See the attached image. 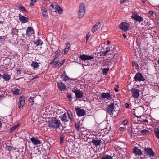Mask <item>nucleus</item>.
Masks as SVG:
<instances>
[{"mask_svg":"<svg viewBox=\"0 0 159 159\" xmlns=\"http://www.w3.org/2000/svg\"><path fill=\"white\" fill-rule=\"evenodd\" d=\"M48 124L50 127L56 129L59 128L61 125L60 120L55 118H53L51 120L49 121Z\"/></svg>","mask_w":159,"mask_h":159,"instance_id":"nucleus-1","label":"nucleus"},{"mask_svg":"<svg viewBox=\"0 0 159 159\" xmlns=\"http://www.w3.org/2000/svg\"><path fill=\"white\" fill-rule=\"evenodd\" d=\"M85 13V5L83 2L81 3L80 5L78 12V17L81 18L83 17Z\"/></svg>","mask_w":159,"mask_h":159,"instance_id":"nucleus-2","label":"nucleus"},{"mask_svg":"<svg viewBox=\"0 0 159 159\" xmlns=\"http://www.w3.org/2000/svg\"><path fill=\"white\" fill-rule=\"evenodd\" d=\"M114 103H111L110 104L108 105L107 108V113L110 115H112V112L114 110Z\"/></svg>","mask_w":159,"mask_h":159,"instance_id":"nucleus-3","label":"nucleus"},{"mask_svg":"<svg viewBox=\"0 0 159 159\" xmlns=\"http://www.w3.org/2000/svg\"><path fill=\"white\" fill-rule=\"evenodd\" d=\"M129 24L122 22L119 25V28L123 31L126 32L129 30Z\"/></svg>","mask_w":159,"mask_h":159,"instance_id":"nucleus-4","label":"nucleus"},{"mask_svg":"<svg viewBox=\"0 0 159 159\" xmlns=\"http://www.w3.org/2000/svg\"><path fill=\"white\" fill-rule=\"evenodd\" d=\"M79 58L82 61H85L93 59L94 57L92 56L83 54L80 55L79 57Z\"/></svg>","mask_w":159,"mask_h":159,"instance_id":"nucleus-5","label":"nucleus"},{"mask_svg":"<svg viewBox=\"0 0 159 159\" xmlns=\"http://www.w3.org/2000/svg\"><path fill=\"white\" fill-rule=\"evenodd\" d=\"M134 79L136 81H144L145 80L143 76L139 72H138L136 74Z\"/></svg>","mask_w":159,"mask_h":159,"instance_id":"nucleus-6","label":"nucleus"},{"mask_svg":"<svg viewBox=\"0 0 159 159\" xmlns=\"http://www.w3.org/2000/svg\"><path fill=\"white\" fill-rule=\"evenodd\" d=\"M145 153H146L150 157H153L155 155V153L152 150V149L150 148H145L144 149Z\"/></svg>","mask_w":159,"mask_h":159,"instance_id":"nucleus-7","label":"nucleus"},{"mask_svg":"<svg viewBox=\"0 0 159 159\" xmlns=\"http://www.w3.org/2000/svg\"><path fill=\"white\" fill-rule=\"evenodd\" d=\"M101 97L103 99L106 98L110 100L112 99L114 96L109 93H103L101 95Z\"/></svg>","mask_w":159,"mask_h":159,"instance_id":"nucleus-8","label":"nucleus"},{"mask_svg":"<svg viewBox=\"0 0 159 159\" xmlns=\"http://www.w3.org/2000/svg\"><path fill=\"white\" fill-rule=\"evenodd\" d=\"M131 92L132 94V96L134 98H137L139 95V90L134 88H132Z\"/></svg>","mask_w":159,"mask_h":159,"instance_id":"nucleus-9","label":"nucleus"},{"mask_svg":"<svg viewBox=\"0 0 159 159\" xmlns=\"http://www.w3.org/2000/svg\"><path fill=\"white\" fill-rule=\"evenodd\" d=\"M77 115L79 116H83L86 113L85 111L83 109H81L79 108H75Z\"/></svg>","mask_w":159,"mask_h":159,"instance_id":"nucleus-10","label":"nucleus"},{"mask_svg":"<svg viewBox=\"0 0 159 159\" xmlns=\"http://www.w3.org/2000/svg\"><path fill=\"white\" fill-rule=\"evenodd\" d=\"M72 91L75 93L76 98H80L84 96L83 95V93L80 90L75 89L74 90H72Z\"/></svg>","mask_w":159,"mask_h":159,"instance_id":"nucleus-11","label":"nucleus"},{"mask_svg":"<svg viewBox=\"0 0 159 159\" xmlns=\"http://www.w3.org/2000/svg\"><path fill=\"white\" fill-rule=\"evenodd\" d=\"M132 18L134 19L136 21L140 22L143 20L142 18L139 16L137 13H134L132 14Z\"/></svg>","mask_w":159,"mask_h":159,"instance_id":"nucleus-12","label":"nucleus"},{"mask_svg":"<svg viewBox=\"0 0 159 159\" xmlns=\"http://www.w3.org/2000/svg\"><path fill=\"white\" fill-rule=\"evenodd\" d=\"M133 153L135 155L141 156L143 155L141 150L138 147H135L133 149Z\"/></svg>","mask_w":159,"mask_h":159,"instance_id":"nucleus-13","label":"nucleus"},{"mask_svg":"<svg viewBox=\"0 0 159 159\" xmlns=\"http://www.w3.org/2000/svg\"><path fill=\"white\" fill-rule=\"evenodd\" d=\"M57 86L59 89L61 91H64L66 89V86L62 82H57Z\"/></svg>","mask_w":159,"mask_h":159,"instance_id":"nucleus-14","label":"nucleus"},{"mask_svg":"<svg viewBox=\"0 0 159 159\" xmlns=\"http://www.w3.org/2000/svg\"><path fill=\"white\" fill-rule=\"evenodd\" d=\"M101 25L100 22H97L95 25L93 27L91 31L94 33L98 29L100 28Z\"/></svg>","mask_w":159,"mask_h":159,"instance_id":"nucleus-15","label":"nucleus"},{"mask_svg":"<svg viewBox=\"0 0 159 159\" xmlns=\"http://www.w3.org/2000/svg\"><path fill=\"white\" fill-rule=\"evenodd\" d=\"M25 98L24 97H21L20 98L18 106L19 109L22 108L25 104Z\"/></svg>","mask_w":159,"mask_h":159,"instance_id":"nucleus-16","label":"nucleus"},{"mask_svg":"<svg viewBox=\"0 0 159 159\" xmlns=\"http://www.w3.org/2000/svg\"><path fill=\"white\" fill-rule=\"evenodd\" d=\"M19 19L20 21L22 23H25L28 22L29 19L28 18L22 16L21 14H19Z\"/></svg>","mask_w":159,"mask_h":159,"instance_id":"nucleus-17","label":"nucleus"},{"mask_svg":"<svg viewBox=\"0 0 159 159\" xmlns=\"http://www.w3.org/2000/svg\"><path fill=\"white\" fill-rule=\"evenodd\" d=\"M26 34L28 36H30L32 34H34V32L33 28L30 27H28Z\"/></svg>","mask_w":159,"mask_h":159,"instance_id":"nucleus-18","label":"nucleus"},{"mask_svg":"<svg viewBox=\"0 0 159 159\" xmlns=\"http://www.w3.org/2000/svg\"><path fill=\"white\" fill-rule=\"evenodd\" d=\"M41 9L43 17L45 18H47L48 17V15L46 9L44 6H42L41 7Z\"/></svg>","mask_w":159,"mask_h":159,"instance_id":"nucleus-19","label":"nucleus"},{"mask_svg":"<svg viewBox=\"0 0 159 159\" xmlns=\"http://www.w3.org/2000/svg\"><path fill=\"white\" fill-rule=\"evenodd\" d=\"M30 140L35 145L40 144L41 143L40 140L36 139L35 137L31 138Z\"/></svg>","mask_w":159,"mask_h":159,"instance_id":"nucleus-20","label":"nucleus"},{"mask_svg":"<svg viewBox=\"0 0 159 159\" xmlns=\"http://www.w3.org/2000/svg\"><path fill=\"white\" fill-rule=\"evenodd\" d=\"M66 45V47L62 52V53L64 54H67L70 49V43H67Z\"/></svg>","mask_w":159,"mask_h":159,"instance_id":"nucleus-21","label":"nucleus"},{"mask_svg":"<svg viewBox=\"0 0 159 159\" xmlns=\"http://www.w3.org/2000/svg\"><path fill=\"white\" fill-rule=\"evenodd\" d=\"M57 6L52 3L50 5V8L52 11L56 12L57 9Z\"/></svg>","mask_w":159,"mask_h":159,"instance_id":"nucleus-22","label":"nucleus"},{"mask_svg":"<svg viewBox=\"0 0 159 159\" xmlns=\"http://www.w3.org/2000/svg\"><path fill=\"white\" fill-rule=\"evenodd\" d=\"M61 77L63 79L64 81H67L70 79V78L66 75L65 71L63 72V73L61 75Z\"/></svg>","mask_w":159,"mask_h":159,"instance_id":"nucleus-23","label":"nucleus"},{"mask_svg":"<svg viewBox=\"0 0 159 159\" xmlns=\"http://www.w3.org/2000/svg\"><path fill=\"white\" fill-rule=\"evenodd\" d=\"M61 120L63 121L67 122L69 121V118H67L66 113H64L60 117Z\"/></svg>","mask_w":159,"mask_h":159,"instance_id":"nucleus-24","label":"nucleus"},{"mask_svg":"<svg viewBox=\"0 0 159 159\" xmlns=\"http://www.w3.org/2000/svg\"><path fill=\"white\" fill-rule=\"evenodd\" d=\"M12 91L14 93V94L16 95H18L20 94V89H18L17 88H14L11 89Z\"/></svg>","mask_w":159,"mask_h":159,"instance_id":"nucleus-25","label":"nucleus"},{"mask_svg":"<svg viewBox=\"0 0 159 159\" xmlns=\"http://www.w3.org/2000/svg\"><path fill=\"white\" fill-rule=\"evenodd\" d=\"M2 77L4 80L6 81H8L11 78V76L10 75L6 73L4 74L2 76Z\"/></svg>","mask_w":159,"mask_h":159,"instance_id":"nucleus-26","label":"nucleus"},{"mask_svg":"<svg viewBox=\"0 0 159 159\" xmlns=\"http://www.w3.org/2000/svg\"><path fill=\"white\" fill-rule=\"evenodd\" d=\"M115 50V49L111 50L110 52L111 53L107 55L108 58H110L112 57L113 58H114V57L115 56L116 54V53H114Z\"/></svg>","mask_w":159,"mask_h":159,"instance_id":"nucleus-27","label":"nucleus"},{"mask_svg":"<svg viewBox=\"0 0 159 159\" xmlns=\"http://www.w3.org/2000/svg\"><path fill=\"white\" fill-rule=\"evenodd\" d=\"M102 141L101 140H93L92 141V143H93V144L96 146H98L99 145Z\"/></svg>","mask_w":159,"mask_h":159,"instance_id":"nucleus-28","label":"nucleus"},{"mask_svg":"<svg viewBox=\"0 0 159 159\" xmlns=\"http://www.w3.org/2000/svg\"><path fill=\"white\" fill-rule=\"evenodd\" d=\"M31 66L33 67L34 69H36L39 66V65L37 62H33L31 64Z\"/></svg>","mask_w":159,"mask_h":159,"instance_id":"nucleus-29","label":"nucleus"},{"mask_svg":"<svg viewBox=\"0 0 159 159\" xmlns=\"http://www.w3.org/2000/svg\"><path fill=\"white\" fill-rule=\"evenodd\" d=\"M113 157L107 154H104L101 158V159H113Z\"/></svg>","mask_w":159,"mask_h":159,"instance_id":"nucleus-30","label":"nucleus"},{"mask_svg":"<svg viewBox=\"0 0 159 159\" xmlns=\"http://www.w3.org/2000/svg\"><path fill=\"white\" fill-rule=\"evenodd\" d=\"M59 60V58L58 57H56L53 61H52L50 64L55 65L58 63Z\"/></svg>","mask_w":159,"mask_h":159,"instance_id":"nucleus-31","label":"nucleus"},{"mask_svg":"<svg viewBox=\"0 0 159 159\" xmlns=\"http://www.w3.org/2000/svg\"><path fill=\"white\" fill-rule=\"evenodd\" d=\"M43 44V42L40 39H38V40L34 42V44L36 46H39Z\"/></svg>","mask_w":159,"mask_h":159,"instance_id":"nucleus-32","label":"nucleus"},{"mask_svg":"<svg viewBox=\"0 0 159 159\" xmlns=\"http://www.w3.org/2000/svg\"><path fill=\"white\" fill-rule=\"evenodd\" d=\"M154 132L157 137L159 139V128H155L154 130Z\"/></svg>","mask_w":159,"mask_h":159,"instance_id":"nucleus-33","label":"nucleus"},{"mask_svg":"<svg viewBox=\"0 0 159 159\" xmlns=\"http://www.w3.org/2000/svg\"><path fill=\"white\" fill-rule=\"evenodd\" d=\"M67 114L69 116V119H70L71 121H73V116L72 115V113L70 111H69L67 112Z\"/></svg>","mask_w":159,"mask_h":159,"instance_id":"nucleus-34","label":"nucleus"},{"mask_svg":"<svg viewBox=\"0 0 159 159\" xmlns=\"http://www.w3.org/2000/svg\"><path fill=\"white\" fill-rule=\"evenodd\" d=\"M6 148L7 150L9 151L14 150L15 149L12 146L6 145Z\"/></svg>","mask_w":159,"mask_h":159,"instance_id":"nucleus-35","label":"nucleus"},{"mask_svg":"<svg viewBox=\"0 0 159 159\" xmlns=\"http://www.w3.org/2000/svg\"><path fill=\"white\" fill-rule=\"evenodd\" d=\"M36 98V97H30V98H29V102L31 103V105H33L34 103V99Z\"/></svg>","mask_w":159,"mask_h":159,"instance_id":"nucleus-36","label":"nucleus"},{"mask_svg":"<svg viewBox=\"0 0 159 159\" xmlns=\"http://www.w3.org/2000/svg\"><path fill=\"white\" fill-rule=\"evenodd\" d=\"M75 126L76 130L77 131H79L80 129V125H79V124L78 123H75Z\"/></svg>","mask_w":159,"mask_h":159,"instance_id":"nucleus-37","label":"nucleus"},{"mask_svg":"<svg viewBox=\"0 0 159 159\" xmlns=\"http://www.w3.org/2000/svg\"><path fill=\"white\" fill-rule=\"evenodd\" d=\"M57 11H58L59 14H61L63 13V10L62 8L58 5L57 6Z\"/></svg>","mask_w":159,"mask_h":159,"instance_id":"nucleus-38","label":"nucleus"},{"mask_svg":"<svg viewBox=\"0 0 159 159\" xmlns=\"http://www.w3.org/2000/svg\"><path fill=\"white\" fill-rule=\"evenodd\" d=\"M110 49L109 48H107L106 51L103 52H102V55L103 56H106V55L110 51Z\"/></svg>","mask_w":159,"mask_h":159,"instance_id":"nucleus-39","label":"nucleus"},{"mask_svg":"<svg viewBox=\"0 0 159 159\" xmlns=\"http://www.w3.org/2000/svg\"><path fill=\"white\" fill-rule=\"evenodd\" d=\"M109 68H104L102 70V72H103V74H104L105 75H106L107 74L108 72V70H109Z\"/></svg>","mask_w":159,"mask_h":159,"instance_id":"nucleus-40","label":"nucleus"},{"mask_svg":"<svg viewBox=\"0 0 159 159\" xmlns=\"http://www.w3.org/2000/svg\"><path fill=\"white\" fill-rule=\"evenodd\" d=\"M148 133H149V131L146 129L142 130L141 131V133L142 134V135L147 134Z\"/></svg>","mask_w":159,"mask_h":159,"instance_id":"nucleus-41","label":"nucleus"},{"mask_svg":"<svg viewBox=\"0 0 159 159\" xmlns=\"http://www.w3.org/2000/svg\"><path fill=\"white\" fill-rule=\"evenodd\" d=\"M17 71L16 73L17 75L19 76H21V70L20 69L17 68L16 70Z\"/></svg>","mask_w":159,"mask_h":159,"instance_id":"nucleus-42","label":"nucleus"},{"mask_svg":"<svg viewBox=\"0 0 159 159\" xmlns=\"http://www.w3.org/2000/svg\"><path fill=\"white\" fill-rule=\"evenodd\" d=\"M1 93V94H0V99H1L3 98H4L5 97V92L4 91L2 92Z\"/></svg>","mask_w":159,"mask_h":159,"instance_id":"nucleus-43","label":"nucleus"},{"mask_svg":"<svg viewBox=\"0 0 159 159\" xmlns=\"http://www.w3.org/2000/svg\"><path fill=\"white\" fill-rule=\"evenodd\" d=\"M61 52L60 50L59 49L57 50L55 52V55L56 57H58L59 55Z\"/></svg>","mask_w":159,"mask_h":159,"instance_id":"nucleus-44","label":"nucleus"},{"mask_svg":"<svg viewBox=\"0 0 159 159\" xmlns=\"http://www.w3.org/2000/svg\"><path fill=\"white\" fill-rule=\"evenodd\" d=\"M18 127V125H15L12 127H11L10 129V131L11 132H12L13 130H15L17 127Z\"/></svg>","mask_w":159,"mask_h":159,"instance_id":"nucleus-45","label":"nucleus"},{"mask_svg":"<svg viewBox=\"0 0 159 159\" xmlns=\"http://www.w3.org/2000/svg\"><path fill=\"white\" fill-rule=\"evenodd\" d=\"M67 98L70 100V101H71L72 98L71 94H68L67 95Z\"/></svg>","mask_w":159,"mask_h":159,"instance_id":"nucleus-46","label":"nucleus"},{"mask_svg":"<svg viewBox=\"0 0 159 159\" xmlns=\"http://www.w3.org/2000/svg\"><path fill=\"white\" fill-rule=\"evenodd\" d=\"M64 141V137L63 135H61L60 137V142L61 144L63 143Z\"/></svg>","mask_w":159,"mask_h":159,"instance_id":"nucleus-47","label":"nucleus"},{"mask_svg":"<svg viewBox=\"0 0 159 159\" xmlns=\"http://www.w3.org/2000/svg\"><path fill=\"white\" fill-rule=\"evenodd\" d=\"M20 9L24 11V12H27L28 11L26 10V9H25V8H24V7L22 6V7H21Z\"/></svg>","mask_w":159,"mask_h":159,"instance_id":"nucleus-48","label":"nucleus"},{"mask_svg":"<svg viewBox=\"0 0 159 159\" xmlns=\"http://www.w3.org/2000/svg\"><path fill=\"white\" fill-rule=\"evenodd\" d=\"M65 60L64 59L62 61H61V62L59 63V64L58 65V66L59 67H60L63 64V63H64V62H65Z\"/></svg>","mask_w":159,"mask_h":159,"instance_id":"nucleus-49","label":"nucleus"},{"mask_svg":"<svg viewBox=\"0 0 159 159\" xmlns=\"http://www.w3.org/2000/svg\"><path fill=\"white\" fill-rule=\"evenodd\" d=\"M90 35H91L90 33V32H89L88 33V34L86 36L87 40L89 38Z\"/></svg>","mask_w":159,"mask_h":159,"instance_id":"nucleus-50","label":"nucleus"},{"mask_svg":"<svg viewBox=\"0 0 159 159\" xmlns=\"http://www.w3.org/2000/svg\"><path fill=\"white\" fill-rule=\"evenodd\" d=\"M128 123V120H124L123 122V124L124 125H126Z\"/></svg>","mask_w":159,"mask_h":159,"instance_id":"nucleus-51","label":"nucleus"},{"mask_svg":"<svg viewBox=\"0 0 159 159\" xmlns=\"http://www.w3.org/2000/svg\"><path fill=\"white\" fill-rule=\"evenodd\" d=\"M134 64L135 66H136V67H139V65H138V63L137 62H134Z\"/></svg>","mask_w":159,"mask_h":159,"instance_id":"nucleus-52","label":"nucleus"},{"mask_svg":"<svg viewBox=\"0 0 159 159\" xmlns=\"http://www.w3.org/2000/svg\"><path fill=\"white\" fill-rule=\"evenodd\" d=\"M149 14L151 15H152L153 14V12L152 11H149L148 12Z\"/></svg>","mask_w":159,"mask_h":159,"instance_id":"nucleus-53","label":"nucleus"},{"mask_svg":"<svg viewBox=\"0 0 159 159\" xmlns=\"http://www.w3.org/2000/svg\"><path fill=\"white\" fill-rule=\"evenodd\" d=\"M124 129L125 128L124 127H121L119 128V129L120 131H123L124 130Z\"/></svg>","mask_w":159,"mask_h":159,"instance_id":"nucleus-54","label":"nucleus"},{"mask_svg":"<svg viewBox=\"0 0 159 159\" xmlns=\"http://www.w3.org/2000/svg\"><path fill=\"white\" fill-rule=\"evenodd\" d=\"M125 106L126 108H128L129 107V104L128 103H126L125 104Z\"/></svg>","mask_w":159,"mask_h":159,"instance_id":"nucleus-55","label":"nucleus"},{"mask_svg":"<svg viewBox=\"0 0 159 159\" xmlns=\"http://www.w3.org/2000/svg\"><path fill=\"white\" fill-rule=\"evenodd\" d=\"M114 90L115 92H118V89L117 88H114Z\"/></svg>","mask_w":159,"mask_h":159,"instance_id":"nucleus-56","label":"nucleus"},{"mask_svg":"<svg viewBox=\"0 0 159 159\" xmlns=\"http://www.w3.org/2000/svg\"><path fill=\"white\" fill-rule=\"evenodd\" d=\"M113 58H112L111 59V60H110L109 61V63H110L111 64L113 62L111 61L113 60Z\"/></svg>","mask_w":159,"mask_h":159,"instance_id":"nucleus-57","label":"nucleus"},{"mask_svg":"<svg viewBox=\"0 0 159 159\" xmlns=\"http://www.w3.org/2000/svg\"><path fill=\"white\" fill-rule=\"evenodd\" d=\"M2 127V123L1 121H0V129Z\"/></svg>","mask_w":159,"mask_h":159,"instance_id":"nucleus-58","label":"nucleus"},{"mask_svg":"<svg viewBox=\"0 0 159 159\" xmlns=\"http://www.w3.org/2000/svg\"><path fill=\"white\" fill-rule=\"evenodd\" d=\"M111 44V42L109 40L107 41V44L109 45Z\"/></svg>","mask_w":159,"mask_h":159,"instance_id":"nucleus-59","label":"nucleus"},{"mask_svg":"<svg viewBox=\"0 0 159 159\" xmlns=\"http://www.w3.org/2000/svg\"><path fill=\"white\" fill-rule=\"evenodd\" d=\"M123 36L124 39H125L126 38V36L124 34H123Z\"/></svg>","mask_w":159,"mask_h":159,"instance_id":"nucleus-60","label":"nucleus"},{"mask_svg":"<svg viewBox=\"0 0 159 159\" xmlns=\"http://www.w3.org/2000/svg\"><path fill=\"white\" fill-rule=\"evenodd\" d=\"M143 121L146 122H148V120H147L145 119L143 120Z\"/></svg>","mask_w":159,"mask_h":159,"instance_id":"nucleus-61","label":"nucleus"},{"mask_svg":"<svg viewBox=\"0 0 159 159\" xmlns=\"http://www.w3.org/2000/svg\"><path fill=\"white\" fill-rule=\"evenodd\" d=\"M33 2H35L36 1V0H31Z\"/></svg>","mask_w":159,"mask_h":159,"instance_id":"nucleus-62","label":"nucleus"},{"mask_svg":"<svg viewBox=\"0 0 159 159\" xmlns=\"http://www.w3.org/2000/svg\"><path fill=\"white\" fill-rule=\"evenodd\" d=\"M146 1L145 0H143V1H142V2L143 3H144Z\"/></svg>","mask_w":159,"mask_h":159,"instance_id":"nucleus-63","label":"nucleus"},{"mask_svg":"<svg viewBox=\"0 0 159 159\" xmlns=\"http://www.w3.org/2000/svg\"><path fill=\"white\" fill-rule=\"evenodd\" d=\"M22 6L21 5H18V7L20 9L21 7H22Z\"/></svg>","mask_w":159,"mask_h":159,"instance_id":"nucleus-64","label":"nucleus"}]
</instances>
